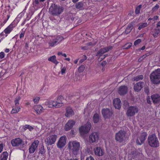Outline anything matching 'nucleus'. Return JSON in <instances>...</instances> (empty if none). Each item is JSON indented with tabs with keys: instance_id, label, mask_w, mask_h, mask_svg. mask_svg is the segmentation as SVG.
Listing matches in <instances>:
<instances>
[{
	"instance_id": "10",
	"label": "nucleus",
	"mask_w": 160,
	"mask_h": 160,
	"mask_svg": "<svg viewBox=\"0 0 160 160\" xmlns=\"http://www.w3.org/2000/svg\"><path fill=\"white\" fill-rule=\"evenodd\" d=\"M22 140L20 138H16L11 141V143L13 147H18L21 146L22 148L25 146V144Z\"/></svg>"
},
{
	"instance_id": "36",
	"label": "nucleus",
	"mask_w": 160,
	"mask_h": 160,
	"mask_svg": "<svg viewBox=\"0 0 160 160\" xmlns=\"http://www.w3.org/2000/svg\"><path fill=\"white\" fill-rule=\"evenodd\" d=\"M148 26V24L147 23H141L139 24V26L138 28V29L140 30L141 29L146 27Z\"/></svg>"
},
{
	"instance_id": "35",
	"label": "nucleus",
	"mask_w": 160,
	"mask_h": 160,
	"mask_svg": "<svg viewBox=\"0 0 160 160\" xmlns=\"http://www.w3.org/2000/svg\"><path fill=\"white\" fill-rule=\"evenodd\" d=\"M83 3L82 2H79L75 5L76 8L77 9H80L83 7Z\"/></svg>"
},
{
	"instance_id": "23",
	"label": "nucleus",
	"mask_w": 160,
	"mask_h": 160,
	"mask_svg": "<svg viewBox=\"0 0 160 160\" xmlns=\"http://www.w3.org/2000/svg\"><path fill=\"white\" fill-rule=\"evenodd\" d=\"M66 110V113L65 114V116L66 117H69L74 115V112L73 111L72 108L70 107H68L67 108Z\"/></svg>"
},
{
	"instance_id": "37",
	"label": "nucleus",
	"mask_w": 160,
	"mask_h": 160,
	"mask_svg": "<svg viewBox=\"0 0 160 160\" xmlns=\"http://www.w3.org/2000/svg\"><path fill=\"white\" fill-rule=\"evenodd\" d=\"M20 109V108L19 107H16L14 108H13L12 111L11 113H15L18 112Z\"/></svg>"
},
{
	"instance_id": "50",
	"label": "nucleus",
	"mask_w": 160,
	"mask_h": 160,
	"mask_svg": "<svg viewBox=\"0 0 160 160\" xmlns=\"http://www.w3.org/2000/svg\"><path fill=\"white\" fill-rule=\"evenodd\" d=\"M3 147V144L1 143L0 144V153L2 151Z\"/></svg>"
},
{
	"instance_id": "42",
	"label": "nucleus",
	"mask_w": 160,
	"mask_h": 160,
	"mask_svg": "<svg viewBox=\"0 0 160 160\" xmlns=\"http://www.w3.org/2000/svg\"><path fill=\"white\" fill-rule=\"evenodd\" d=\"M132 45V44L131 43H127L124 46V49H128Z\"/></svg>"
},
{
	"instance_id": "61",
	"label": "nucleus",
	"mask_w": 160,
	"mask_h": 160,
	"mask_svg": "<svg viewBox=\"0 0 160 160\" xmlns=\"http://www.w3.org/2000/svg\"><path fill=\"white\" fill-rule=\"evenodd\" d=\"M106 64V62L105 61H104V62H103L102 63V65L103 66H105Z\"/></svg>"
},
{
	"instance_id": "38",
	"label": "nucleus",
	"mask_w": 160,
	"mask_h": 160,
	"mask_svg": "<svg viewBox=\"0 0 160 160\" xmlns=\"http://www.w3.org/2000/svg\"><path fill=\"white\" fill-rule=\"evenodd\" d=\"M23 128L24 130L28 129L30 131L34 129L32 127L28 125H26L23 127Z\"/></svg>"
},
{
	"instance_id": "58",
	"label": "nucleus",
	"mask_w": 160,
	"mask_h": 160,
	"mask_svg": "<svg viewBox=\"0 0 160 160\" xmlns=\"http://www.w3.org/2000/svg\"><path fill=\"white\" fill-rule=\"evenodd\" d=\"M147 102L149 104H151V101H150V98H148L147 99Z\"/></svg>"
},
{
	"instance_id": "40",
	"label": "nucleus",
	"mask_w": 160,
	"mask_h": 160,
	"mask_svg": "<svg viewBox=\"0 0 160 160\" xmlns=\"http://www.w3.org/2000/svg\"><path fill=\"white\" fill-rule=\"evenodd\" d=\"M85 68V66L84 65H81L78 68V71L79 72H82Z\"/></svg>"
},
{
	"instance_id": "12",
	"label": "nucleus",
	"mask_w": 160,
	"mask_h": 160,
	"mask_svg": "<svg viewBox=\"0 0 160 160\" xmlns=\"http://www.w3.org/2000/svg\"><path fill=\"white\" fill-rule=\"evenodd\" d=\"M99 139V134L98 132H94L91 133L89 136V142L94 143L98 142Z\"/></svg>"
},
{
	"instance_id": "20",
	"label": "nucleus",
	"mask_w": 160,
	"mask_h": 160,
	"mask_svg": "<svg viewBox=\"0 0 160 160\" xmlns=\"http://www.w3.org/2000/svg\"><path fill=\"white\" fill-rule=\"evenodd\" d=\"M113 104L116 108L119 109L121 107V102L119 98H116L113 100Z\"/></svg>"
},
{
	"instance_id": "24",
	"label": "nucleus",
	"mask_w": 160,
	"mask_h": 160,
	"mask_svg": "<svg viewBox=\"0 0 160 160\" xmlns=\"http://www.w3.org/2000/svg\"><path fill=\"white\" fill-rule=\"evenodd\" d=\"M34 109L38 114H40L42 112V107L40 105H37L34 107Z\"/></svg>"
},
{
	"instance_id": "9",
	"label": "nucleus",
	"mask_w": 160,
	"mask_h": 160,
	"mask_svg": "<svg viewBox=\"0 0 160 160\" xmlns=\"http://www.w3.org/2000/svg\"><path fill=\"white\" fill-rule=\"evenodd\" d=\"M91 125L89 122H88L85 125L81 126L79 129L80 134L81 135H84L88 133L91 129Z\"/></svg>"
},
{
	"instance_id": "34",
	"label": "nucleus",
	"mask_w": 160,
	"mask_h": 160,
	"mask_svg": "<svg viewBox=\"0 0 160 160\" xmlns=\"http://www.w3.org/2000/svg\"><path fill=\"white\" fill-rule=\"evenodd\" d=\"M21 98L20 96H18L14 100L15 105L16 107L19 105V101L21 99Z\"/></svg>"
},
{
	"instance_id": "3",
	"label": "nucleus",
	"mask_w": 160,
	"mask_h": 160,
	"mask_svg": "<svg viewBox=\"0 0 160 160\" xmlns=\"http://www.w3.org/2000/svg\"><path fill=\"white\" fill-rule=\"evenodd\" d=\"M149 77L152 83L159 84L160 83V69L158 68L152 72L150 74Z\"/></svg>"
},
{
	"instance_id": "4",
	"label": "nucleus",
	"mask_w": 160,
	"mask_h": 160,
	"mask_svg": "<svg viewBox=\"0 0 160 160\" xmlns=\"http://www.w3.org/2000/svg\"><path fill=\"white\" fill-rule=\"evenodd\" d=\"M148 141L149 145L151 147L157 148L159 146V141L156 135L154 134L149 136Z\"/></svg>"
},
{
	"instance_id": "54",
	"label": "nucleus",
	"mask_w": 160,
	"mask_h": 160,
	"mask_svg": "<svg viewBox=\"0 0 160 160\" xmlns=\"http://www.w3.org/2000/svg\"><path fill=\"white\" fill-rule=\"evenodd\" d=\"M157 27L158 28V29L160 30V22H158L157 24Z\"/></svg>"
},
{
	"instance_id": "8",
	"label": "nucleus",
	"mask_w": 160,
	"mask_h": 160,
	"mask_svg": "<svg viewBox=\"0 0 160 160\" xmlns=\"http://www.w3.org/2000/svg\"><path fill=\"white\" fill-rule=\"evenodd\" d=\"M57 135L55 134H50L49 137L45 140V142L46 145H52L55 143L57 138Z\"/></svg>"
},
{
	"instance_id": "63",
	"label": "nucleus",
	"mask_w": 160,
	"mask_h": 160,
	"mask_svg": "<svg viewBox=\"0 0 160 160\" xmlns=\"http://www.w3.org/2000/svg\"><path fill=\"white\" fill-rule=\"evenodd\" d=\"M34 2L36 4H38V0H35Z\"/></svg>"
},
{
	"instance_id": "47",
	"label": "nucleus",
	"mask_w": 160,
	"mask_h": 160,
	"mask_svg": "<svg viewBox=\"0 0 160 160\" xmlns=\"http://www.w3.org/2000/svg\"><path fill=\"white\" fill-rule=\"evenodd\" d=\"M25 32H24L22 31L20 34V39L23 38Z\"/></svg>"
},
{
	"instance_id": "27",
	"label": "nucleus",
	"mask_w": 160,
	"mask_h": 160,
	"mask_svg": "<svg viewBox=\"0 0 160 160\" xmlns=\"http://www.w3.org/2000/svg\"><path fill=\"white\" fill-rule=\"evenodd\" d=\"M132 25H128L127 28L124 32H123L122 33V35H127L129 33L132 29Z\"/></svg>"
},
{
	"instance_id": "57",
	"label": "nucleus",
	"mask_w": 160,
	"mask_h": 160,
	"mask_svg": "<svg viewBox=\"0 0 160 160\" xmlns=\"http://www.w3.org/2000/svg\"><path fill=\"white\" fill-rule=\"evenodd\" d=\"M67 160H78V159L76 158H72L71 159H68Z\"/></svg>"
},
{
	"instance_id": "62",
	"label": "nucleus",
	"mask_w": 160,
	"mask_h": 160,
	"mask_svg": "<svg viewBox=\"0 0 160 160\" xmlns=\"http://www.w3.org/2000/svg\"><path fill=\"white\" fill-rule=\"evenodd\" d=\"M9 49L8 48H6L5 49V51L6 52H9Z\"/></svg>"
},
{
	"instance_id": "64",
	"label": "nucleus",
	"mask_w": 160,
	"mask_h": 160,
	"mask_svg": "<svg viewBox=\"0 0 160 160\" xmlns=\"http://www.w3.org/2000/svg\"><path fill=\"white\" fill-rule=\"evenodd\" d=\"M84 158V156H81V160H83Z\"/></svg>"
},
{
	"instance_id": "28",
	"label": "nucleus",
	"mask_w": 160,
	"mask_h": 160,
	"mask_svg": "<svg viewBox=\"0 0 160 160\" xmlns=\"http://www.w3.org/2000/svg\"><path fill=\"white\" fill-rule=\"evenodd\" d=\"M152 34L154 38H156L160 35V30L155 29L152 31Z\"/></svg>"
},
{
	"instance_id": "18",
	"label": "nucleus",
	"mask_w": 160,
	"mask_h": 160,
	"mask_svg": "<svg viewBox=\"0 0 160 160\" xmlns=\"http://www.w3.org/2000/svg\"><path fill=\"white\" fill-rule=\"evenodd\" d=\"M128 89V88L127 86H122L119 88L118 92L121 95H124L127 93Z\"/></svg>"
},
{
	"instance_id": "46",
	"label": "nucleus",
	"mask_w": 160,
	"mask_h": 160,
	"mask_svg": "<svg viewBox=\"0 0 160 160\" xmlns=\"http://www.w3.org/2000/svg\"><path fill=\"white\" fill-rule=\"evenodd\" d=\"M66 70V68L65 67H63L62 68L61 70V74L62 75H63V74H64L65 73Z\"/></svg>"
},
{
	"instance_id": "41",
	"label": "nucleus",
	"mask_w": 160,
	"mask_h": 160,
	"mask_svg": "<svg viewBox=\"0 0 160 160\" xmlns=\"http://www.w3.org/2000/svg\"><path fill=\"white\" fill-rule=\"evenodd\" d=\"M45 152V150L44 148V147L42 146L40 148L39 153L41 154H43Z\"/></svg>"
},
{
	"instance_id": "16",
	"label": "nucleus",
	"mask_w": 160,
	"mask_h": 160,
	"mask_svg": "<svg viewBox=\"0 0 160 160\" xmlns=\"http://www.w3.org/2000/svg\"><path fill=\"white\" fill-rule=\"evenodd\" d=\"M112 48V47L109 46L108 47L101 48L97 52L96 56L100 57L102 56L103 54L108 51L110 50Z\"/></svg>"
},
{
	"instance_id": "6",
	"label": "nucleus",
	"mask_w": 160,
	"mask_h": 160,
	"mask_svg": "<svg viewBox=\"0 0 160 160\" xmlns=\"http://www.w3.org/2000/svg\"><path fill=\"white\" fill-rule=\"evenodd\" d=\"M138 111V109L136 106H130L127 109L126 115L128 117H133L137 113Z\"/></svg>"
},
{
	"instance_id": "44",
	"label": "nucleus",
	"mask_w": 160,
	"mask_h": 160,
	"mask_svg": "<svg viewBox=\"0 0 160 160\" xmlns=\"http://www.w3.org/2000/svg\"><path fill=\"white\" fill-rule=\"evenodd\" d=\"M141 42V40L140 39H138L136 40L134 42V45L136 46L139 43Z\"/></svg>"
},
{
	"instance_id": "26",
	"label": "nucleus",
	"mask_w": 160,
	"mask_h": 160,
	"mask_svg": "<svg viewBox=\"0 0 160 160\" xmlns=\"http://www.w3.org/2000/svg\"><path fill=\"white\" fill-rule=\"evenodd\" d=\"M63 100V98L61 96H59L57 99L56 100L58 104V106H59L60 107L63 105V103H62Z\"/></svg>"
},
{
	"instance_id": "2",
	"label": "nucleus",
	"mask_w": 160,
	"mask_h": 160,
	"mask_svg": "<svg viewBox=\"0 0 160 160\" xmlns=\"http://www.w3.org/2000/svg\"><path fill=\"white\" fill-rule=\"evenodd\" d=\"M64 9L62 6L52 4L49 8V12L53 16H58L63 12Z\"/></svg>"
},
{
	"instance_id": "53",
	"label": "nucleus",
	"mask_w": 160,
	"mask_h": 160,
	"mask_svg": "<svg viewBox=\"0 0 160 160\" xmlns=\"http://www.w3.org/2000/svg\"><path fill=\"white\" fill-rule=\"evenodd\" d=\"M144 91L146 93L148 94L149 92V89L148 88H145Z\"/></svg>"
},
{
	"instance_id": "13",
	"label": "nucleus",
	"mask_w": 160,
	"mask_h": 160,
	"mask_svg": "<svg viewBox=\"0 0 160 160\" xmlns=\"http://www.w3.org/2000/svg\"><path fill=\"white\" fill-rule=\"evenodd\" d=\"M66 138L65 137L62 136L59 139L57 144L58 147L61 148L64 147L66 143Z\"/></svg>"
},
{
	"instance_id": "60",
	"label": "nucleus",
	"mask_w": 160,
	"mask_h": 160,
	"mask_svg": "<svg viewBox=\"0 0 160 160\" xmlns=\"http://www.w3.org/2000/svg\"><path fill=\"white\" fill-rule=\"evenodd\" d=\"M158 18V17L157 16H155L153 18V21H154V20H157Z\"/></svg>"
},
{
	"instance_id": "15",
	"label": "nucleus",
	"mask_w": 160,
	"mask_h": 160,
	"mask_svg": "<svg viewBox=\"0 0 160 160\" xmlns=\"http://www.w3.org/2000/svg\"><path fill=\"white\" fill-rule=\"evenodd\" d=\"M144 83L143 82H139L135 84L133 89L135 92H138L144 87Z\"/></svg>"
},
{
	"instance_id": "19",
	"label": "nucleus",
	"mask_w": 160,
	"mask_h": 160,
	"mask_svg": "<svg viewBox=\"0 0 160 160\" xmlns=\"http://www.w3.org/2000/svg\"><path fill=\"white\" fill-rule=\"evenodd\" d=\"M75 123V121L72 120H69L65 126V130L68 131L71 129Z\"/></svg>"
},
{
	"instance_id": "5",
	"label": "nucleus",
	"mask_w": 160,
	"mask_h": 160,
	"mask_svg": "<svg viewBox=\"0 0 160 160\" xmlns=\"http://www.w3.org/2000/svg\"><path fill=\"white\" fill-rule=\"evenodd\" d=\"M126 132L124 130H120L115 134V140L119 142H122L126 139Z\"/></svg>"
},
{
	"instance_id": "49",
	"label": "nucleus",
	"mask_w": 160,
	"mask_h": 160,
	"mask_svg": "<svg viewBox=\"0 0 160 160\" xmlns=\"http://www.w3.org/2000/svg\"><path fill=\"white\" fill-rule=\"evenodd\" d=\"M89 48V47H87L86 45L84 47H81V49L82 50H86Z\"/></svg>"
},
{
	"instance_id": "11",
	"label": "nucleus",
	"mask_w": 160,
	"mask_h": 160,
	"mask_svg": "<svg viewBox=\"0 0 160 160\" xmlns=\"http://www.w3.org/2000/svg\"><path fill=\"white\" fill-rule=\"evenodd\" d=\"M147 134L146 132H144L141 133L137 139L136 142L139 145H141L144 142L146 139Z\"/></svg>"
},
{
	"instance_id": "43",
	"label": "nucleus",
	"mask_w": 160,
	"mask_h": 160,
	"mask_svg": "<svg viewBox=\"0 0 160 160\" xmlns=\"http://www.w3.org/2000/svg\"><path fill=\"white\" fill-rule=\"evenodd\" d=\"M159 8V5L157 4L153 8H152V10L153 11H156Z\"/></svg>"
},
{
	"instance_id": "39",
	"label": "nucleus",
	"mask_w": 160,
	"mask_h": 160,
	"mask_svg": "<svg viewBox=\"0 0 160 160\" xmlns=\"http://www.w3.org/2000/svg\"><path fill=\"white\" fill-rule=\"evenodd\" d=\"M142 5H139L138 7L136 8L135 10V13L136 14H138L140 12V11Z\"/></svg>"
},
{
	"instance_id": "51",
	"label": "nucleus",
	"mask_w": 160,
	"mask_h": 160,
	"mask_svg": "<svg viewBox=\"0 0 160 160\" xmlns=\"http://www.w3.org/2000/svg\"><path fill=\"white\" fill-rule=\"evenodd\" d=\"M86 160H94V159L92 156H90L87 157Z\"/></svg>"
},
{
	"instance_id": "1",
	"label": "nucleus",
	"mask_w": 160,
	"mask_h": 160,
	"mask_svg": "<svg viewBox=\"0 0 160 160\" xmlns=\"http://www.w3.org/2000/svg\"><path fill=\"white\" fill-rule=\"evenodd\" d=\"M68 145L70 151L72 155L76 156L79 153L80 147V142L76 141H70Z\"/></svg>"
},
{
	"instance_id": "22",
	"label": "nucleus",
	"mask_w": 160,
	"mask_h": 160,
	"mask_svg": "<svg viewBox=\"0 0 160 160\" xmlns=\"http://www.w3.org/2000/svg\"><path fill=\"white\" fill-rule=\"evenodd\" d=\"M94 152L95 155L101 156L103 155L104 152L101 148L97 147L94 149Z\"/></svg>"
},
{
	"instance_id": "32",
	"label": "nucleus",
	"mask_w": 160,
	"mask_h": 160,
	"mask_svg": "<svg viewBox=\"0 0 160 160\" xmlns=\"http://www.w3.org/2000/svg\"><path fill=\"white\" fill-rule=\"evenodd\" d=\"M143 78V76L142 75H139L134 77L133 78V79L134 81H138L140 80H142Z\"/></svg>"
},
{
	"instance_id": "59",
	"label": "nucleus",
	"mask_w": 160,
	"mask_h": 160,
	"mask_svg": "<svg viewBox=\"0 0 160 160\" xmlns=\"http://www.w3.org/2000/svg\"><path fill=\"white\" fill-rule=\"evenodd\" d=\"M25 48L26 49H28V43H25Z\"/></svg>"
},
{
	"instance_id": "56",
	"label": "nucleus",
	"mask_w": 160,
	"mask_h": 160,
	"mask_svg": "<svg viewBox=\"0 0 160 160\" xmlns=\"http://www.w3.org/2000/svg\"><path fill=\"white\" fill-rule=\"evenodd\" d=\"M146 57V56L145 55H144L142 56L140 58H139V60H142L144 58H145Z\"/></svg>"
},
{
	"instance_id": "17",
	"label": "nucleus",
	"mask_w": 160,
	"mask_h": 160,
	"mask_svg": "<svg viewBox=\"0 0 160 160\" xmlns=\"http://www.w3.org/2000/svg\"><path fill=\"white\" fill-rule=\"evenodd\" d=\"M102 112L104 118H105L111 117L112 114V112L107 108L102 109Z\"/></svg>"
},
{
	"instance_id": "21",
	"label": "nucleus",
	"mask_w": 160,
	"mask_h": 160,
	"mask_svg": "<svg viewBox=\"0 0 160 160\" xmlns=\"http://www.w3.org/2000/svg\"><path fill=\"white\" fill-rule=\"evenodd\" d=\"M151 98L154 103H158L160 101V96L159 94L155 93L151 96Z\"/></svg>"
},
{
	"instance_id": "52",
	"label": "nucleus",
	"mask_w": 160,
	"mask_h": 160,
	"mask_svg": "<svg viewBox=\"0 0 160 160\" xmlns=\"http://www.w3.org/2000/svg\"><path fill=\"white\" fill-rule=\"evenodd\" d=\"M86 45L88 47L91 46H93V43L92 42H88L86 44Z\"/></svg>"
},
{
	"instance_id": "7",
	"label": "nucleus",
	"mask_w": 160,
	"mask_h": 160,
	"mask_svg": "<svg viewBox=\"0 0 160 160\" xmlns=\"http://www.w3.org/2000/svg\"><path fill=\"white\" fill-rule=\"evenodd\" d=\"M64 39L62 37L57 36L50 40L48 43L50 47H54L59 44Z\"/></svg>"
},
{
	"instance_id": "55",
	"label": "nucleus",
	"mask_w": 160,
	"mask_h": 160,
	"mask_svg": "<svg viewBox=\"0 0 160 160\" xmlns=\"http://www.w3.org/2000/svg\"><path fill=\"white\" fill-rule=\"evenodd\" d=\"M87 58L86 57V56H85V59H81L79 61L80 62L82 63L84 60H86L87 59Z\"/></svg>"
},
{
	"instance_id": "29",
	"label": "nucleus",
	"mask_w": 160,
	"mask_h": 160,
	"mask_svg": "<svg viewBox=\"0 0 160 160\" xmlns=\"http://www.w3.org/2000/svg\"><path fill=\"white\" fill-rule=\"evenodd\" d=\"M13 29V27L10 25L4 30V32L5 34H9Z\"/></svg>"
},
{
	"instance_id": "45",
	"label": "nucleus",
	"mask_w": 160,
	"mask_h": 160,
	"mask_svg": "<svg viewBox=\"0 0 160 160\" xmlns=\"http://www.w3.org/2000/svg\"><path fill=\"white\" fill-rule=\"evenodd\" d=\"M40 98L38 97H36L33 99V101L35 103H37L38 102Z\"/></svg>"
},
{
	"instance_id": "25",
	"label": "nucleus",
	"mask_w": 160,
	"mask_h": 160,
	"mask_svg": "<svg viewBox=\"0 0 160 160\" xmlns=\"http://www.w3.org/2000/svg\"><path fill=\"white\" fill-rule=\"evenodd\" d=\"M48 60L52 62L56 65H57L58 63V62L56 59V57L55 55L50 57L48 58Z\"/></svg>"
},
{
	"instance_id": "33",
	"label": "nucleus",
	"mask_w": 160,
	"mask_h": 160,
	"mask_svg": "<svg viewBox=\"0 0 160 160\" xmlns=\"http://www.w3.org/2000/svg\"><path fill=\"white\" fill-rule=\"evenodd\" d=\"M50 103H51L53 107H54L56 108L60 107L59 106H58V102L56 100L50 102Z\"/></svg>"
},
{
	"instance_id": "30",
	"label": "nucleus",
	"mask_w": 160,
	"mask_h": 160,
	"mask_svg": "<svg viewBox=\"0 0 160 160\" xmlns=\"http://www.w3.org/2000/svg\"><path fill=\"white\" fill-rule=\"evenodd\" d=\"M93 119L94 123H98V122L99 119V115L97 113L94 114L93 116Z\"/></svg>"
},
{
	"instance_id": "48",
	"label": "nucleus",
	"mask_w": 160,
	"mask_h": 160,
	"mask_svg": "<svg viewBox=\"0 0 160 160\" xmlns=\"http://www.w3.org/2000/svg\"><path fill=\"white\" fill-rule=\"evenodd\" d=\"M5 54L3 52H0V58L2 59L4 57Z\"/></svg>"
},
{
	"instance_id": "31",
	"label": "nucleus",
	"mask_w": 160,
	"mask_h": 160,
	"mask_svg": "<svg viewBox=\"0 0 160 160\" xmlns=\"http://www.w3.org/2000/svg\"><path fill=\"white\" fill-rule=\"evenodd\" d=\"M8 153L7 152H3L2 154L0 160H6L8 158Z\"/></svg>"
},
{
	"instance_id": "14",
	"label": "nucleus",
	"mask_w": 160,
	"mask_h": 160,
	"mask_svg": "<svg viewBox=\"0 0 160 160\" xmlns=\"http://www.w3.org/2000/svg\"><path fill=\"white\" fill-rule=\"evenodd\" d=\"M39 142L38 140H36L32 143L29 149V152L32 153H33L37 148Z\"/></svg>"
}]
</instances>
